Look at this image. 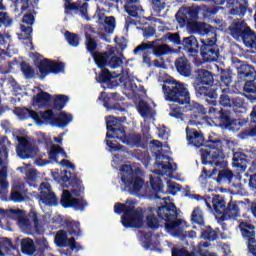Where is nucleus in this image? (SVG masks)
<instances>
[{
  "instance_id": "62",
  "label": "nucleus",
  "mask_w": 256,
  "mask_h": 256,
  "mask_svg": "<svg viewBox=\"0 0 256 256\" xmlns=\"http://www.w3.org/2000/svg\"><path fill=\"white\" fill-rule=\"evenodd\" d=\"M250 117L252 119V123H255V125L248 131V135L250 137H256V106L253 107Z\"/></svg>"
},
{
  "instance_id": "34",
  "label": "nucleus",
  "mask_w": 256,
  "mask_h": 256,
  "mask_svg": "<svg viewBox=\"0 0 256 256\" xmlns=\"http://www.w3.org/2000/svg\"><path fill=\"white\" fill-rule=\"evenodd\" d=\"M124 3V9L130 17H139V9H141L139 0H124Z\"/></svg>"
},
{
  "instance_id": "12",
  "label": "nucleus",
  "mask_w": 256,
  "mask_h": 256,
  "mask_svg": "<svg viewBox=\"0 0 256 256\" xmlns=\"http://www.w3.org/2000/svg\"><path fill=\"white\" fill-rule=\"evenodd\" d=\"M209 115L214 119L221 129H229L235 123L233 117H231V110L225 108H216L210 105Z\"/></svg>"
},
{
  "instance_id": "24",
  "label": "nucleus",
  "mask_w": 256,
  "mask_h": 256,
  "mask_svg": "<svg viewBox=\"0 0 256 256\" xmlns=\"http://www.w3.org/2000/svg\"><path fill=\"white\" fill-rule=\"evenodd\" d=\"M199 46V41H197V37L194 35H190L182 39L181 47L192 55V57H196V55L199 54Z\"/></svg>"
},
{
  "instance_id": "39",
  "label": "nucleus",
  "mask_w": 256,
  "mask_h": 256,
  "mask_svg": "<svg viewBox=\"0 0 256 256\" xmlns=\"http://www.w3.org/2000/svg\"><path fill=\"white\" fill-rule=\"evenodd\" d=\"M200 237L201 239H204V241H217L219 239V234L211 226H206L201 230Z\"/></svg>"
},
{
  "instance_id": "19",
  "label": "nucleus",
  "mask_w": 256,
  "mask_h": 256,
  "mask_svg": "<svg viewBox=\"0 0 256 256\" xmlns=\"http://www.w3.org/2000/svg\"><path fill=\"white\" fill-rule=\"evenodd\" d=\"M89 3L84 2L81 4V0H78L76 2H73V0H64V13L65 15H71L72 11L79 12V15L82 17V19H86V21H89V14L88 9Z\"/></svg>"
},
{
  "instance_id": "15",
  "label": "nucleus",
  "mask_w": 256,
  "mask_h": 256,
  "mask_svg": "<svg viewBox=\"0 0 256 256\" xmlns=\"http://www.w3.org/2000/svg\"><path fill=\"white\" fill-rule=\"evenodd\" d=\"M147 49H151L155 57H163L173 51L167 44H155V41H152L149 43L142 42L133 50V53L134 55H139L141 51H147Z\"/></svg>"
},
{
  "instance_id": "35",
  "label": "nucleus",
  "mask_w": 256,
  "mask_h": 256,
  "mask_svg": "<svg viewBox=\"0 0 256 256\" xmlns=\"http://www.w3.org/2000/svg\"><path fill=\"white\" fill-rule=\"evenodd\" d=\"M243 91L246 94L247 99H249L252 103L256 101V83L255 79L246 80Z\"/></svg>"
},
{
  "instance_id": "13",
  "label": "nucleus",
  "mask_w": 256,
  "mask_h": 256,
  "mask_svg": "<svg viewBox=\"0 0 256 256\" xmlns=\"http://www.w3.org/2000/svg\"><path fill=\"white\" fill-rule=\"evenodd\" d=\"M42 118L45 119L46 123L52 127H59V129H65L71 121H73V115L67 112H60L57 116L53 110H46L42 113Z\"/></svg>"
},
{
  "instance_id": "45",
  "label": "nucleus",
  "mask_w": 256,
  "mask_h": 256,
  "mask_svg": "<svg viewBox=\"0 0 256 256\" xmlns=\"http://www.w3.org/2000/svg\"><path fill=\"white\" fill-rule=\"evenodd\" d=\"M165 41H168V43H172L174 47H180L183 43V40H181V34L179 32H168L164 36Z\"/></svg>"
},
{
  "instance_id": "9",
  "label": "nucleus",
  "mask_w": 256,
  "mask_h": 256,
  "mask_svg": "<svg viewBox=\"0 0 256 256\" xmlns=\"http://www.w3.org/2000/svg\"><path fill=\"white\" fill-rule=\"evenodd\" d=\"M199 47L202 60H197V58L193 60V63L198 67L202 63H213V61H217L221 57V51L217 44V35L201 39Z\"/></svg>"
},
{
  "instance_id": "28",
  "label": "nucleus",
  "mask_w": 256,
  "mask_h": 256,
  "mask_svg": "<svg viewBox=\"0 0 256 256\" xmlns=\"http://www.w3.org/2000/svg\"><path fill=\"white\" fill-rule=\"evenodd\" d=\"M15 6L20 7L21 13H37L39 0H16Z\"/></svg>"
},
{
  "instance_id": "5",
  "label": "nucleus",
  "mask_w": 256,
  "mask_h": 256,
  "mask_svg": "<svg viewBox=\"0 0 256 256\" xmlns=\"http://www.w3.org/2000/svg\"><path fill=\"white\" fill-rule=\"evenodd\" d=\"M135 202L131 199L126 200V204L118 202L114 205V212L122 215L121 223L125 229H141L145 219L143 209L135 208Z\"/></svg>"
},
{
  "instance_id": "7",
  "label": "nucleus",
  "mask_w": 256,
  "mask_h": 256,
  "mask_svg": "<svg viewBox=\"0 0 256 256\" xmlns=\"http://www.w3.org/2000/svg\"><path fill=\"white\" fill-rule=\"evenodd\" d=\"M156 213L159 219L166 221L165 229L168 233L172 232L174 237H181V235H183V231L177 229L178 227H181L183 220L177 219L179 217V213L177 212V206H175V203L170 202L158 207Z\"/></svg>"
},
{
  "instance_id": "6",
  "label": "nucleus",
  "mask_w": 256,
  "mask_h": 256,
  "mask_svg": "<svg viewBox=\"0 0 256 256\" xmlns=\"http://www.w3.org/2000/svg\"><path fill=\"white\" fill-rule=\"evenodd\" d=\"M162 91L166 101L170 103H177L178 105H189L191 103V94L185 83L173 78L164 80Z\"/></svg>"
},
{
  "instance_id": "36",
  "label": "nucleus",
  "mask_w": 256,
  "mask_h": 256,
  "mask_svg": "<svg viewBox=\"0 0 256 256\" xmlns=\"http://www.w3.org/2000/svg\"><path fill=\"white\" fill-rule=\"evenodd\" d=\"M65 227L69 235H73L74 237H81V235H83V231L81 230V223L79 221H66Z\"/></svg>"
},
{
  "instance_id": "50",
  "label": "nucleus",
  "mask_w": 256,
  "mask_h": 256,
  "mask_svg": "<svg viewBox=\"0 0 256 256\" xmlns=\"http://www.w3.org/2000/svg\"><path fill=\"white\" fill-rule=\"evenodd\" d=\"M64 37H65L67 43L71 47H79V43L81 42V39L79 38V34H75L73 32L66 31L64 33Z\"/></svg>"
},
{
  "instance_id": "42",
  "label": "nucleus",
  "mask_w": 256,
  "mask_h": 256,
  "mask_svg": "<svg viewBox=\"0 0 256 256\" xmlns=\"http://www.w3.org/2000/svg\"><path fill=\"white\" fill-rule=\"evenodd\" d=\"M7 9L5 5L3 4V0H0V27H11L13 23V19L9 17V14L7 12H3Z\"/></svg>"
},
{
  "instance_id": "21",
  "label": "nucleus",
  "mask_w": 256,
  "mask_h": 256,
  "mask_svg": "<svg viewBox=\"0 0 256 256\" xmlns=\"http://www.w3.org/2000/svg\"><path fill=\"white\" fill-rule=\"evenodd\" d=\"M18 143L16 152L20 159H31V157L37 153L35 148H33V144H31L26 137H19Z\"/></svg>"
},
{
  "instance_id": "27",
  "label": "nucleus",
  "mask_w": 256,
  "mask_h": 256,
  "mask_svg": "<svg viewBox=\"0 0 256 256\" xmlns=\"http://www.w3.org/2000/svg\"><path fill=\"white\" fill-rule=\"evenodd\" d=\"M25 195H27L25 184L13 185L10 192V201H13V203H23L25 201Z\"/></svg>"
},
{
  "instance_id": "47",
  "label": "nucleus",
  "mask_w": 256,
  "mask_h": 256,
  "mask_svg": "<svg viewBox=\"0 0 256 256\" xmlns=\"http://www.w3.org/2000/svg\"><path fill=\"white\" fill-rule=\"evenodd\" d=\"M191 221L194 222L196 225H200V227H203V225H205V218L203 216V210H201V208H194L191 214Z\"/></svg>"
},
{
  "instance_id": "4",
  "label": "nucleus",
  "mask_w": 256,
  "mask_h": 256,
  "mask_svg": "<svg viewBox=\"0 0 256 256\" xmlns=\"http://www.w3.org/2000/svg\"><path fill=\"white\" fill-rule=\"evenodd\" d=\"M214 83L215 78L213 72L206 69L195 70L193 87L197 97L205 99L207 105L217 107V99H219L221 88Z\"/></svg>"
},
{
  "instance_id": "30",
  "label": "nucleus",
  "mask_w": 256,
  "mask_h": 256,
  "mask_svg": "<svg viewBox=\"0 0 256 256\" xmlns=\"http://www.w3.org/2000/svg\"><path fill=\"white\" fill-rule=\"evenodd\" d=\"M238 81L255 79V68L249 64H241L237 68Z\"/></svg>"
},
{
  "instance_id": "53",
  "label": "nucleus",
  "mask_w": 256,
  "mask_h": 256,
  "mask_svg": "<svg viewBox=\"0 0 256 256\" xmlns=\"http://www.w3.org/2000/svg\"><path fill=\"white\" fill-rule=\"evenodd\" d=\"M87 205V200L83 198H74L72 200L71 209H75V211H85Z\"/></svg>"
},
{
  "instance_id": "29",
  "label": "nucleus",
  "mask_w": 256,
  "mask_h": 256,
  "mask_svg": "<svg viewBox=\"0 0 256 256\" xmlns=\"http://www.w3.org/2000/svg\"><path fill=\"white\" fill-rule=\"evenodd\" d=\"M115 52L113 50L106 51V52H96L92 55L94 63L97 65L98 69H105L108 67L109 59H111V55Z\"/></svg>"
},
{
  "instance_id": "20",
  "label": "nucleus",
  "mask_w": 256,
  "mask_h": 256,
  "mask_svg": "<svg viewBox=\"0 0 256 256\" xmlns=\"http://www.w3.org/2000/svg\"><path fill=\"white\" fill-rule=\"evenodd\" d=\"M100 74L96 77V81L101 85H106L104 89H115V87H119V82L116 77H119L121 74H116L113 76V73L109 71L107 68H101Z\"/></svg>"
},
{
  "instance_id": "52",
  "label": "nucleus",
  "mask_w": 256,
  "mask_h": 256,
  "mask_svg": "<svg viewBox=\"0 0 256 256\" xmlns=\"http://www.w3.org/2000/svg\"><path fill=\"white\" fill-rule=\"evenodd\" d=\"M146 225L148 229H153L154 231L159 229V227L161 226L159 218H157L155 214H150L146 217Z\"/></svg>"
},
{
  "instance_id": "37",
  "label": "nucleus",
  "mask_w": 256,
  "mask_h": 256,
  "mask_svg": "<svg viewBox=\"0 0 256 256\" xmlns=\"http://www.w3.org/2000/svg\"><path fill=\"white\" fill-rule=\"evenodd\" d=\"M37 248L35 247V242L31 238H24L21 241V252L23 255H35Z\"/></svg>"
},
{
  "instance_id": "31",
  "label": "nucleus",
  "mask_w": 256,
  "mask_h": 256,
  "mask_svg": "<svg viewBox=\"0 0 256 256\" xmlns=\"http://www.w3.org/2000/svg\"><path fill=\"white\" fill-rule=\"evenodd\" d=\"M9 195V181H7V169L0 170V199L7 201Z\"/></svg>"
},
{
  "instance_id": "18",
  "label": "nucleus",
  "mask_w": 256,
  "mask_h": 256,
  "mask_svg": "<svg viewBox=\"0 0 256 256\" xmlns=\"http://www.w3.org/2000/svg\"><path fill=\"white\" fill-rule=\"evenodd\" d=\"M98 99L99 101L103 102L104 107L108 109V111H120V113H123L125 111V108L121 107V104L119 102H115L120 101V93H111L109 97L106 92H101Z\"/></svg>"
},
{
  "instance_id": "56",
  "label": "nucleus",
  "mask_w": 256,
  "mask_h": 256,
  "mask_svg": "<svg viewBox=\"0 0 256 256\" xmlns=\"http://www.w3.org/2000/svg\"><path fill=\"white\" fill-rule=\"evenodd\" d=\"M220 81L224 87H229L233 81L231 77V72L227 70H222L220 75Z\"/></svg>"
},
{
  "instance_id": "10",
  "label": "nucleus",
  "mask_w": 256,
  "mask_h": 256,
  "mask_svg": "<svg viewBox=\"0 0 256 256\" xmlns=\"http://www.w3.org/2000/svg\"><path fill=\"white\" fill-rule=\"evenodd\" d=\"M121 171V181L125 191H128L130 194L139 193L143 189V185H145L143 178L139 177L130 165L122 166Z\"/></svg>"
},
{
  "instance_id": "33",
  "label": "nucleus",
  "mask_w": 256,
  "mask_h": 256,
  "mask_svg": "<svg viewBox=\"0 0 256 256\" xmlns=\"http://www.w3.org/2000/svg\"><path fill=\"white\" fill-rule=\"evenodd\" d=\"M98 23L100 25H104L105 33L111 34L113 33V31H115V27H116L115 16L105 17V14H99Z\"/></svg>"
},
{
  "instance_id": "14",
  "label": "nucleus",
  "mask_w": 256,
  "mask_h": 256,
  "mask_svg": "<svg viewBox=\"0 0 256 256\" xmlns=\"http://www.w3.org/2000/svg\"><path fill=\"white\" fill-rule=\"evenodd\" d=\"M38 71L40 73V79H44L47 75H59V73H65V63L55 62L50 59L44 58L38 63Z\"/></svg>"
},
{
  "instance_id": "3",
  "label": "nucleus",
  "mask_w": 256,
  "mask_h": 256,
  "mask_svg": "<svg viewBox=\"0 0 256 256\" xmlns=\"http://www.w3.org/2000/svg\"><path fill=\"white\" fill-rule=\"evenodd\" d=\"M199 6L182 7L176 13V21L180 29H187L189 33H198V35H206L213 37L217 35V28L199 21Z\"/></svg>"
},
{
  "instance_id": "40",
  "label": "nucleus",
  "mask_w": 256,
  "mask_h": 256,
  "mask_svg": "<svg viewBox=\"0 0 256 256\" xmlns=\"http://www.w3.org/2000/svg\"><path fill=\"white\" fill-rule=\"evenodd\" d=\"M59 153H61L62 156H64L65 159H67V152H65V150L59 146V145H53L50 148V151L48 153L49 155V159L51 161H54V163H59Z\"/></svg>"
},
{
  "instance_id": "11",
  "label": "nucleus",
  "mask_w": 256,
  "mask_h": 256,
  "mask_svg": "<svg viewBox=\"0 0 256 256\" xmlns=\"http://www.w3.org/2000/svg\"><path fill=\"white\" fill-rule=\"evenodd\" d=\"M225 160L222 166L212 165V169H207V167L202 168L200 179L202 181H207V179H213L216 183H231L233 181V171L229 169L218 170L217 167H225Z\"/></svg>"
},
{
  "instance_id": "8",
  "label": "nucleus",
  "mask_w": 256,
  "mask_h": 256,
  "mask_svg": "<svg viewBox=\"0 0 256 256\" xmlns=\"http://www.w3.org/2000/svg\"><path fill=\"white\" fill-rule=\"evenodd\" d=\"M61 180L64 183H69L70 187L74 189L69 192L68 190H64L61 195L60 205L64 209H71V205L73 203L74 197H81V193H85V186H83V181L77 177V174H73L70 171H65L64 176H62Z\"/></svg>"
},
{
  "instance_id": "32",
  "label": "nucleus",
  "mask_w": 256,
  "mask_h": 256,
  "mask_svg": "<svg viewBox=\"0 0 256 256\" xmlns=\"http://www.w3.org/2000/svg\"><path fill=\"white\" fill-rule=\"evenodd\" d=\"M238 41H242L248 49H256V32L251 27H248Z\"/></svg>"
},
{
  "instance_id": "25",
  "label": "nucleus",
  "mask_w": 256,
  "mask_h": 256,
  "mask_svg": "<svg viewBox=\"0 0 256 256\" xmlns=\"http://www.w3.org/2000/svg\"><path fill=\"white\" fill-rule=\"evenodd\" d=\"M249 163H251L249 154H245L241 151L233 153L232 165L237 169V171H245Z\"/></svg>"
},
{
  "instance_id": "61",
  "label": "nucleus",
  "mask_w": 256,
  "mask_h": 256,
  "mask_svg": "<svg viewBox=\"0 0 256 256\" xmlns=\"http://www.w3.org/2000/svg\"><path fill=\"white\" fill-rule=\"evenodd\" d=\"M21 213H23V211H21L20 209H10V210H5V209H0V217L2 219H5V217H11V215H21Z\"/></svg>"
},
{
  "instance_id": "44",
  "label": "nucleus",
  "mask_w": 256,
  "mask_h": 256,
  "mask_svg": "<svg viewBox=\"0 0 256 256\" xmlns=\"http://www.w3.org/2000/svg\"><path fill=\"white\" fill-rule=\"evenodd\" d=\"M85 45H86V50L88 53H90L91 56L95 55V51H97V40L95 38L91 37V34L85 33Z\"/></svg>"
},
{
  "instance_id": "17",
  "label": "nucleus",
  "mask_w": 256,
  "mask_h": 256,
  "mask_svg": "<svg viewBox=\"0 0 256 256\" xmlns=\"http://www.w3.org/2000/svg\"><path fill=\"white\" fill-rule=\"evenodd\" d=\"M39 191V199L43 205H47V207H57L59 205V198L53 192V187L49 182H42Z\"/></svg>"
},
{
  "instance_id": "54",
  "label": "nucleus",
  "mask_w": 256,
  "mask_h": 256,
  "mask_svg": "<svg viewBox=\"0 0 256 256\" xmlns=\"http://www.w3.org/2000/svg\"><path fill=\"white\" fill-rule=\"evenodd\" d=\"M43 113H45V111H40L39 113H37L34 110H30L29 117H31V119H33V121H35L37 125H43L47 123V121H45V119L43 118Z\"/></svg>"
},
{
  "instance_id": "51",
  "label": "nucleus",
  "mask_w": 256,
  "mask_h": 256,
  "mask_svg": "<svg viewBox=\"0 0 256 256\" xmlns=\"http://www.w3.org/2000/svg\"><path fill=\"white\" fill-rule=\"evenodd\" d=\"M138 112L143 119H146V117H149V113H151V106L145 100H140L138 102Z\"/></svg>"
},
{
  "instance_id": "26",
  "label": "nucleus",
  "mask_w": 256,
  "mask_h": 256,
  "mask_svg": "<svg viewBox=\"0 0 256 256\" xmlns=\"http://www.w3.org/2000/svg\"><path fill=\"white\" fill-rule=\"evenodd\" d=\"M174 65L176 67V71L182 77H191L192 69L191 64L189 63V59L187 57H179L175 60Z\"/></svg>"
},
{
  "instance_id": "63",
  "label": "nucleus",
  "mask_w": 256,
  "mask_h": 256,
  "mask_svg": "<svg viewBox=\"0 0 256 256\" xmlns=\"http://www.w3.org/2000/svg\"><path fill=\"white\" fill-rule=\"evenodd\" d=\"M167 185L170 195H177V192L181 191V184H178L177 182L168 181Z\"/></svg>"
},
{
  "instance_id": "2",
  "label": "nucleus",
  "mask_w": 256,
  "mask_h": 256,
  "mask_svg": "<svg viewBox=\"0 0 256 256\" xmlns=\"http://www.w3.org/2000/svg\"><path fill=\"white\" fill-rule=\"evenodd\" d=\"M106 129L108 131L106 133V145L111 151H121L125 146L109 139H118L124 145H128V147H141L142 149H145L147 143H149V137L144 138V136L135 132L127 134V131H125L127 127L123 126L121 118L114 116L106 117Z\"/></svg>"
},
{
  "instance_id": "58",
  "label": "nucleus",
  "mask_w": 256,
  "mask_h": 256,
  "mask_svg": "<svg viewBox=\"0 0 256 256\" xmlns=\"http://www.w3.org/2000/svg\"><path fill=\"white\" fill-rule=\"evenodd\" d=\"M248 157L250 159V162H248V165H250L248 171H249V173H255V171H256V149L248 152Z\"/></svg>"
},
{
  "instance_id": "48",
  "label": "nucleus",
  "mask_w": 256,
  "mask_h": 256,
  "mask_svg": "<svg viewBox=\"0 0 256 256\" xmlns=\"http://www.w3.org/2000/svg\"><path fill=\"white\" fill-rule=\"evenodd\" d=\"M67 239V231L58 230L54 237V242L57 245V247H67Z\"/></svg>"
},
{
  "instance_id": "1",
  "label": "nucleus",
  "mask_w": 256,
  "mask_h": 256,
  "mask_svg": "<svg viewBox=\"0 0 256 256\" xmlns=\"http://www.w3.org/2000/svg\"><path fill=\"white\" fill-rule=\"evenodd\" d=\"M186 139L190 145L199 149L202 165H216V167H223L225 159V146L223 141L208 140L205 141L203 132L197 131L195 128H186Z\"/></svg>"
},
{
  "instance_id": "38",
  "label": "nucleus",
  "mask_w": 256,
  "mask_h": 256,
  "mask_svg": "<svg viewBox=\"0 0 256 256\" xmlns=\"http://www.w3.org/2000/svg\"><path fill=\"white\" fill-rule=\"evenodd\" d=\"M212 205L215 213L223 215L225 209H227L226 202L221 195H214L212 198Z\"/></svg>"
},
{
  "instance_id": "60",
  "label": "nucleus",
  "mask_w": 256,
  "mask_h": 256,
  "mask_svg": "<svg viewBox=\"0 0 256 256\" xmlns=\"http://www.w3.org/2000/svg\"><path fill=\"white\" fill-rule=\"evenodd\" d=\"M37 15V13H29L26 12L21 21L24 25H28V26H33L35 24V16Z\"/></svg>"
},
{
  "instance_id": "22",
  "label": "nucleus",
  "mask_w": 256,
  "mask_h": 256,
  "mask_svg": "<svg viewBox=\"0 0 256 256\" xmlns=\"http://www.w3.org/2000/svg\"><path fill=\"white\" fill-rule=\"evenodd\" d=\"M227 5L232 7L229 14L237 15L238 17H245V13L249 9V2L247 0H228Z\"/></svg>"
},
{
  "instance_id": "55",
  "label": "nucleus",
  "mask_w": 256,
  "mask_h": 256,
  "mask_svg": "<svg viewBox=\"0 0 256 256\" xmlns=\"http://www.w3.org/2000/svg\"><path fill=\"white\" fill-rule=\"evenodd\" d=\"M153 11L161 13L165 7H167V0H150Z\"/></svg>"
},
{
  "instance_id": "23",
  "label": "nucleus",
  "mask_w": 256,
  "mask_h": 256,
  "mask_svg": "<svg viewBox=\"0 0 256 256\" xmlns=\"http://www.w3.org/2000/svg\"><path fill=\"white\" fill-rule=\"evenodd\" d=\"M249 25H247V22L245 20H234L228 30L230 31L231 37L235 39V41H239L244 33L247 31Z\"/></svg>"
},
{
  "instance_id": "16",
  "label": "nucleus",
  "mask_w": 256,
  "mask_h": 256,
  "mask_svg": "<svg viewBox=\"0 0 256 256\" xmlns=\"http://www.w3.org/2000/svg\"><path fill=\"white\" fill-rule=\"evenodd\" d=\"M239 229L245 241H247L248 249L252 255L256 256V232L255 225L249 222H240Z\"/></svg>"
},
{
  "instance_id": "43",
  "label": "nucleus",
  "mask_w": 256,
  "mask_h": 256,
  "mask_svg": "<svg viewBox=\"0 0 256 256\" xmlns=\"http://www.w3.org/2000/svg\"><path fill=\"white\" fill-rule=\"evenodd\" d=\"M224 213L229 219H237V217H241L237 202H230L224 210Z\"/></svg>"
},
{
  "instance_id": "46",
  "label": "nucleus",
  "mask_w": 256,
  "mask_h": 256,
  "mask_svg": "<svg viewBox=\"0 0 256 256\" xmlns=\"http://www.w3.org/2000/svg\"><path fill=\"white\" fill-rule=\"evenodd\" d=\"M150 185L155 193L154 197L156 199H161V197H159V193H163V180H161L159 177L152 178L150 180Z\"/></svg>"
},
{
  "instance_id": "59",
  "label": "nucleus",
  "mask_w": 256,
  "mask_h": 256,
  "mask_svg": "<svg viewBox=\"0 0 256 256\" xmlns=\"http://www.w3.org/2000/svg\"><path fill=\"white\" fill-rule=\"evenodd\" d=\"M35 101L36 103H43L44 105L49 103V101H51V94L45 92V91H41L40 93H38L35 97Z\"/></svg>"
},
{
  "instance_id": "64",
  "label": "nucleus",
  "mask_w": 256,
  "mask_h": 256,
  "mask_svg": "<svg viewBox=\"0 0 256 256\" xmlns=\"http://www.w3.org/2000/svg\"><path fill=\"white\" fill-rule=\"evenodd\" d=\"M219 104L222 105V107H231V97L225 93L221 94Z\"/></svg>"
},
{
  "instance_id": "57",
  "label": "nucleus",
  "mask_w": 256,
  "mask_h": 256,
  "mask_svg": "<svg viewBox=\"0 0 256 256\" xmlns=\"http://www.w3.org/2000/svg\"><path fill=\"white\" fill-rule=\"evenodd\" d=\"M121 65H123V59H121V57L110 56L108 60V67H110V69H119Z\"/></svg>"
},
{
  "instance_id": "41",
  "label": "nucleus",
  "mask_w": 256,
  "mask_h": 256,
  "mask_svg": "<svg viewBox=\"0 0 256 256\" xmlns=\"http://www.w3.org/2000/svg\"><path fill=\"white\" fill-rule=\"evenodd\" d=\"M67 103H69V96L58 94L54 98L53 109H55V111H62V109H65Z\"/></svg>"
},
{
  "instance_id": "49",
  "label": "nucleus",
  "mask_w": 256,
  "mask_h": 256,
  "mask_svg": "<svg viewBox=\"0 0 256 256\" xmlns=\"http://www.w3.org/2000/svg\"><path fill=\"white\" fill-rule=\"evenodd\" d=\"M20 69L21 72L23 73L25 79H33L35 77V69L31 66V64L22 61L20 63Z\"/></svg>"
}]
</instances>
